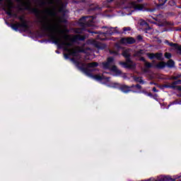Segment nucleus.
Masks as SVG:
<instances>
[{
    "mask_svg": "<svg viewBox=\"0 0 181 181\" xmlns=\"http://www.w3.org/2000/svg\"><path fill=\"white\" fill-rule=\"evenodd\" d=\"M32 11L40 23L42 29L48 32L49 37L55 43L64 46V50L69 54L76 57V56H78L79 53H87L90 50L89 47L84 48V46L73 47L74 42L85 40L86 37L81 35L73 36L63 35L66 30H62L60 23H66V18L63 16H57V12L54 9L49 7H46L43 10L33 8Z\"/></svg>",
    "mask_w": 181,
    "mask_h": 181,
    "instance_id": "1",
    "label": "nucleus"
},
{
    "mask_svg": "<svg viewBox=\"0 0 181 181\" xmlns=\"http://www.w3.org/2000/svg\"><path fill=\"white\" fill-rule=\"evenodd\" d=\"M85 66H86L83 67L82 70L88 77H90V78H93V80H97L98 81H101V80H110V77H105L104 75L93 74V71H94L95 67L98 66V62L88 63Z\"/></svg>",
    "mask_w": 181,
    "mask_h": 181,
    "instance_id": "2",
    "label": "nucleus"
},
{
    "mask_svg": "<svg viewBox=\"0 0 181 181\" xmlns=\"http://www.w3.org/2000/svg\"><path fill=\"white\" fill-rule=\"evenodd\" d=\"M47 3L49 5H54L57 6L58 9V12L63 13L64 12L63 2L60 0H47ZM46 5V0H40L39 6L42 8V6H45Z\"/></svg>",
    "mask_w": 181,
    "mask_h": 181,
    "instance_id": "3",
    "label": "nucleus"
},
{
    "mask_svg": "<svg viewBox=\"0 0 181 181\" xmlns=\"http://www.w3.org/2000/svg\"><path fill=\"white\" fill-rule=\"evenodd\" d=\"M94 18L93 17H83L80 20V24L82 28H87V26H91Z\"/></svg>",
    "mask_w": 181,
    "mask_h": 181,
    "instance_id": "4",
    "label": "nucleus"
},
{
    "mask_svg": "<svg viewBox=\"0 0 181 181\" xmlns=\"http://www.w3.org/2000/svg\"><path fill=\"white\" fill-rule=\"evenodd\" d=\"M12 8H13V3H12V1L6 0V8H4V11L6 12L8 16H12Z\"/></svg>",
    "mask_w": 181,
    "mask_h": 181,
    "instance_id": "5",
    "label": "nucleus"
},
{
    "mask_svg": "<svg viewBox=\"0 0 181 181\" xmlns=\"http://www.w3.org/2000/svg\"><path fill=\"white\" fill-rule=\"evenodd\" d=\"M12 29H14V30H18L19 28H23V29H28L29 27L28 26V23L26 21H23L21 23H16L11 25Z\"/></svg>",
    "mask_w": 181,
    "mask_h": 181,
    "instance_id": "6",
    "label": "nucleus"
},
{
    "mask_svg": "<svg viewBox=\"0 0 181 181\" xmlns=\"http://www.w3.org/2000/svg\"><path fill=\"white\" fill-rule=\"evenodd\" d=\"M102 64L104 69H109L110 70L115 64V63L114 62V58H107V61L106 62H103Z\"/></svg>",
    "mask_w": 181,
    "mask_h": 181,
    "instance_id": "7",
    "label": "nucleus"
},
{
    "mask_svg": "<svg viewBox=\"0 0 181 181\" xmlns=\"http://www.w3.org/2000/svg\"><path fill=\"white\" fill-rule=\"evenodd\" d=\"M136 42V41L132 37H122L120 40V43L122 45H134Z\"/></svg>",
    "mask_w": 181,
    "mask_h": 181,
    "instance_id": "8",
    "label": "nucleus"
},
{
    "mask_svg": "<svg viewBox=\"0 0 181 181\" xmlns=\"http://www.w3.org/2000/svg\"><path fill=\"white\" fill-rule=\"evenodd\" d=\"M19 2L25 9H30V0H16Z\"/></svg>",
    "mask_w": 181,
    "mask_h": 181,
    "instance_id": "9",
    "label": "nucleus"
},
{
    "mask_svg": "<svg viewBox=\"0 0 181 181\" xmlns=\"http://www.w3.org/2000/svg\"><path fill=\"white\" fill-rule=\"evenodd\" d=\"M164 43H167V45H168V46H170V47H174V49H176V50H178V52H180V53H181V45H179L176 43L170 42L169 40H165L164 41Z\"/></svg>",
    "mask_w": 181,
    "mask_h": 181,
    "instance_id": "10",
    "label": "nucleus"
},
{
    "mask_svg": "<svg viewBox=\"0 0 181 181\" xmlns=\"http://www.w3.org/2000/svg\"><path fill=\"white\" fill-rule=\"evenodd\" d=\"M132 8H134V9H136L137 11H142V9H144V8H145V5L138 4H136V1H132Z\"/></svg>",
    "mask_w": 181,
    "mask_h": 181,
    "instance_id": "11",
    "label": "nucleus"
},
{
    "mask_svg": "<svg viewBox=\"0 0 181 181\" xmlns=\"http://www.w3.org/2000/svg\"><path fill=\"white\" fill-rule=\"evenodd\" d=\"M131 52H132L131 49H126L123 50L122 54L125 58L131 57Z\"/></svg>",
    "mask_w": 181,
    "mask_h": 181,
    "instance_id": "12",
    "label": "nucleus"
},
{
    "mask_svg": "<svg viewBox=\"0 0 181 181\" xmlns=\"http://www.w3.org/2000/svg\"><path fill=\"white\" fill-rule=\"evenodd\" d=\"M110 70L111 71H113V73H115L117 76H119V74H122V71L118 69V68L115 65H113Z\"/></svg>",
    "mask_w": 181,
    "mask_h": 181,
    "instance_id": "13",
    "label": "nucleus"
},
{
    "mask_svg": "<svg viewBox=\"0 0 181 181\" xmlns=\"http://www.w3.org/2000/svg\"><path fill=\"white\" fill-rule=\"evenodd\" d=\"M120 90L123 93H129V91H131V87L127 85H122L120 86Z\"/></svg>",
    "mask_w": 181,
    "mask_h": 181,
    "instance_id": "14",
    "label": "nucleus"
},
{
    "mask_svg": "<svg viewBox=\"0 0 181 181\" xmlns=\"http://www.w3.org/2000/svg\"><path fill=\"white\" fill-rule=\"evenodd\" d=\"M95 47H98V49H105V47H107V46L105 45V44H103L101 42H96L95 43Z\"/></svg>",
    "mask_w": 181,
    "mask_h": 181,
    "instance_id": "15",
    "label": "nucleus"
},
{
    "mask_svg": "<svg viewBox=\"0 0 181 181\" xmlns=\"http://www.w3.org/2000/svg\"><path fill=\"white\" fill-rule=\"evenodd\" d=\"M133 78L136 83H140V84H144L145 83L144 82V80H142V77L134 76Z\"/></svg>",
    "mask_w": 181,
    "mask_h": 181,
    "instance_id": "16",
    "label": "nucleus"
},
{
    "mask_svg": "<svg viewBox=\"0 0 181 181\" xmlns=\"http://www.w3.org/2000/svg\"><path fill=\"white\" fill-rule=\"evenodd\" d=\"M165 66H166V63L163 62H160L156 64L157 69H165Z\"/></svg>",
    "mask_w": 181,
    "mask_h": 181,
    "instance_id": "17",
    "label": "nucleus"
},
{
    "mask_svg": "<svg viewBox=\"0 0 181 181\" xmlns=\"http://www.w3.org/2000/svg\"><path fill=\"white\" fill-rule=\"evenodd\" d=\"M166 65L168 66V67L172 69V67H175V62L172 59H169L166 63Z\"/></svg>",
    "mask_w": 181,
    "mask_h": 181,
    "instance_id": "18",
    "label": "nucleus"
},
{
    "mask_svg": "<svg viewBox=\"0 0 181 181\" xmlns=\"http://www.w3.org/2000/svg\"><path fill=\"white\" fill-rule=\"evenodd\" d=\"M119 64H121L122 66H124L125 69H131V67H132V64H128L127 62H119Z\"/></svg>",
    "mask_w": 181,
    "mask_h": 181,
    "instance_id": "19",
    "label": "nucleus"
},
{
    "mask_svg": "<svg viewBox=\"0 0 181 181\" xmlns=\"http://www.w3.org/2000/svg\"><path fill=\"white\" fill-rule=\"evenodd\" d=\"M142 53H144V50L140 49L134 53V56L136 57H141L142 56Z\"/></svg>",
    "mask_w": 181,
    "mask_h": 181,
    "instance_id": "20",
    "label": "nucleus"
},
{
    "mask_svg": "<svg viewBox=\"0 0 181 181\" xmlns=\"http://www.w3.org/2000/svg\"><path fill=\"white\" fill-rule=\"evenodd\" d=\"M155 54V59H157L158 60H162V53H156Z\"/></svg>",
    "mask_w": 181,
    "mask_h": 181,
    "instance_id": "21",
    "label": "nucleus"
},
{
    "mask_svg": "<svg viewBox=\"0 0 181 181\" xmlns=\"http://www.w3.org/2000/svg\"><path fill=\"white\" fill-rule=\"evenodd\" d=\"M165 87L167 88H177V86H174L173 83H171V85H166Z\"/></svg>",
    "mask_w": 181,
    "mask_h": 181,
    "instance_id": "22",
    "label": "nucleus"
},
{
    "mask_svg": "<svg viewBox=\"0 0 181 181\" xmlns=\"http://www.w3.org/2000/svg\"><path fill=\"white\" fill-rule=\"evenodd\" d=\"M168 4L170 6H176V1L175 0L170 1Z\"/></svg>",
    "mask_w": 181,
    "mask_h": 181,
    "instance_id": "23",
    "label": "nucleus"
},
{
    "mask_svg": "<svg viewBox=\"0 0 181 181\" xmlns=\"http://www.w3.org/2000/svg\"><path fill=\"white\" fill-rule=\"evenodd\" d=\"M144 66L147 68V69H151V67H152V64L148 62H145Z\"/></svg>",
    "mask_w": 181,
    "mask_h": 181,
    "instance_id": "24",
    "label": "nucleus"
},
{
    "mask_svg": "<svg viewBox=\"0 0 181 181\" xmlns=\"http://www.w3.org/2000/svg\"><path fill=\"white\" fill-rule=\"evenodd\" d=\"M168 0H158V2H159V5L160 6H162V5H165V4H166V1H167Z\"/></svg>",
    "mask_w": 181,
    "mask_h": 181,
    "instance_id": "25",
    "label": "nucleus"
},
{
    "mask_svg": "<svg viewBox=\"0 0 181 181\" xmlns=\"http://www.w3.org/2000/svg\"><path fill=\"white\" fill-rule=\"evenodd\" d=\"M165 57L166 59H170V57H172V54L169 53V52H165Z\"/></svg>",
    "mask_w": 181,
    "mask_h": 181,
    "instance_id": "26",
    "label": "nucleus"
},
{
    "mask_svg": "<svg viewBox=\"0 0 181 181\" xmlns=\"http://www.w3.org/2000/svg\"><path fill=\"white\" fill-rule=\"evenodd\" d=\"M148 56L151 60H153V59H155V54L154 53H149L148 54Z\"/></svg>",
    "mask_w": 181,
    "mask_h": 181,
    "instance_id": "27",
    "label": "nucleus"
},
{
    "mask_svg": "<svg viewBox=\"0 0 181 181\" xmlns=\"http://www.w3.org/2000/svg\"><path fill=\"white\" fill-rule=\"evenodd\" d=\"M178 84H181V80L175 81L173 82V86H177Z\"/></svg>",
    "mask_w": 181,
    "mask_h": 181,
    "instance_id": "28",
    "label": "nucleus"
},
{
    "mask_svg": "<svg viewBox=\"0 0 181 181\" xmlns=\"http://www.w3.org/2000/svg\"><path fill=\"white\" fill-rule=\"evenodd\" d=\"M177 78H180V76H171L170 80H177Z\"/></svg>",
    "mask_w": 181,
    "mask_h": 181,
    "instance_id": "29",
    "label": "nucleus"
},
{
    "mask_svg": "<svg viewBox=\"0 0 181 181\" xmlns=\"http://www.w3.org/2000/svg\"><path fill=\"white\" fill-rule=\"evenodd\" d=\"M123 30H124V32H128V31L131 30V27H124V28H123Z\"/></svg>",
    "mask_w": 181,
    "mask_h": 181,
    "instance_id": "30",
    "label": "nucleus"
},
{
    "mask_svg": "<svg viewBox=\"0 0 181 181\" xmlns=\"http://www.w3.org/2000/svg\"><path fill=\"white\" fill-rule=\"evenodd\" d=\"M110 54H115V56H117L118 54V52L117 51L110 50Z\"/></svg>",
    "mask_w": 181,
    "mask_h": 181,
    "instance_id": "31",
    "label": "nucleus"
},
{
    "mask_svg": "<svg viewBox=\"0 0 181 181\" xmlns=\"http://www.w3.org/2000/svg\"><path fill=\"white\" fill-rule=\"evenodd\" d=\"M126 59H127L126 63H128L129 64H132V61L131 60V59H129V57L126 58Z\"/></svg>",
    "mask_w": 181,
    "mask_h": 181,
    "instance_id": "32",
    "label": "nucleus"
},
{
    "mask_svg": "<svg viewBox=\"0 0 181 181\" xmlns=\"http://www.w3.org/2000/svg\"><path fill=\"white\" fill-rule=\"evenodd\" d=\"M135 87H136V88H138V90H141V88H142V86L141 85H139V84H136L135 86Z\"/></svg>",
    "mask_w": 181,
    "mask_h": 181,
    "instance_id": "33",
    "label": "nucleus"
},
{
    "mask_svg": "<svg viewBox=\"0 0 181 181\" xmlns=\"http://www.w3.org/2000/svg\"><path fill=\"white\" fill-rule=\"evenodd\" d=\"M137 40H142V35H138L137 36Z\"/></svg>",
    "mask_w": 181,
    "mask_h": 181,
    "instance_id": "34",
    "label": "nucleus"
},
{
    "mask_svg": "<svg viewBox=\"0 0 181 181\" xmlns=\"http://www.w3.org/2000/svg\"><path fill=\"white\" fill-rule=\"evenodd\" d=\"M153 91L154 93H158V90L156 89V87H153Z\"/></svg>",
    "mask_w": 181,
    "mask_h": 181,
    "instance_id": "35",
    "label": "nucleus"
},
{
    "mask_svg": "<svg viewBox=\"0 0 181 181\" xmlns=\"http://www.w3.org/2000/svg\"><path fill=\"white\" fill-rule=\"evenodd\" d=\"M19 20L21 21V22H25V21L23 20V17H19Z\"/></svg>",
    "mask_w": 181,
    "mask_h": 181,
    "instance_id": "36",
    "label": "nucleus"
},
{
    "mask_svg": "<svg viewBox=\"0 0 181 181\" xmlns=\"http://www.w3.org/2000/svg\"><path fill=\"white\" fill-rule=\"evenodd\" d=\"M177 90L181 91V86H177Z\"/></svg>",
    "mask_w": 181,
    "mask_h": 181,
    "instance_id": "37",
    "label": "nucleus"
},
{
    "mask_svg": "<svg viewBox=\"0 0 181 181\" xmlns=\"http://www.w3.org/2000/svg\"><path fill=\"white\" fill-rule=\"evenodd\" d=\"M140 60H142L143 62H146V61H145V58L144 57H141V58H140Z\"/></svg>",
    "mask_w": 181,
    "mask_h": 181,
    "instance_id": "38",
    "label": "nucleus"
},
{
    "mask_svg": "<svg viewBox=\"0 0 181 181\" xmlns=\"http://www.w3.org/2000/svg\"><path fill=\"white\" fill-rule=\"evenodd\" d=\"M76 33H81V30L78 29V30H76Z\"/></svg>",
    "mask_w": 181,
    "mask_h": 181,
    "instance_id": "39",
    "label": "nucleus"
},
{
    "mask_svg": "<svg viewBox=\"0 0 181 181\" xmlns=\"http://www.w3.org/2000/svg\"><path fill=\"white\" fill-rule=\"evenodd\" d=\"M155 11V8H151V10H150L151 12H153Z\"/></svg>",
    "mask_w": 181,
    "mask_h": 181,
    "instance_id": "40",
    "label": "nucleus"
},
{
    "mask_svg": "<svg viewBox=\"0 0 181 181\" xmlns=\"http://www.w3.org/2000/svg\"><path fill=\"white\" fill-rule=\"evenodd\" d=\"M115 86H119V83H115Z\"/></svg>",
    "mask_w": 181,
    "mask_h": 181,
    "instance_id": "41",
    "label": "nucleus"
},
{
    "mask_svg": "<svg viewBox=\"0 0 181 181\" xmlns=\"http://www.w3.org/2000/svg\"><path fill=\"white\" fill-rule=\"evenodd\" d=\"M134 85H132V86H130V88H134Z\"/></svg>",
    "mask_w": 181,
    "mask_h": 181,
    "instance_id": "42",
    "label": "nucleus"
},
{
    "mask_svg": "<svg viewBox=\"0 0 181 181\" xmlns=\"http://www.w3.org/2000/svg\"><path fill=\"white\" fill-rule=\"evenodd\" d=\"M142 0H137L138 2H141Z\"/></svg>",
    "mask_w": 181,
    "mask_h": 181,
    "instance_id": "43",
    "label": "nucleus"
},
{
    "mask_svg": "<svg viewBox=\"0 0 181 181\" xmlns=\"http://www.w3.org/2000/svg\"><path fill=\"white\" fill-rule=\"evenodd\" d=\"M107 33H109L110 35H111V33H110V32H108V31H107Z\"/></svg>",
    "mask_w": 181,
    "mask_h": 181,
    "instance_id": "44",
    "label": "nucleus"
},
{
    "mask_svg": "<svg viewBox=\"0 0 181 181\" xmlns=\"http://www.w3.org/2000/svg\"><path fill=\"white\" fill-rule=\"evenodd\" d=\"M2 1V0H0V2H1Z\"/></svg>",
    "mask_w": 181,
    "mask_h": 181,
    "instance_id": "45",
    "label": "nucleus"
}]
</instances>
